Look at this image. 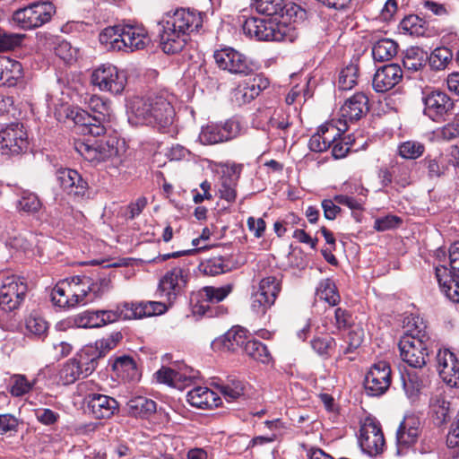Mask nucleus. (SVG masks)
Listing matches in <instances>:
<instances>
[{"label":"nucleus","mask_w":459,"mask_h":459,"mask_svg":"<svg viewBox=\"0 0 459 459\" xmlns=\"http://www.w3.org/2000/svg\"><path fill=\"white\" fill-rule=\"evenodd\" d=\"M207 18L206 13L196 9L180 8L161 23L160 45L164 53L180 52L192 33L198 32Z\"/></svg>","instance_id":"obj_1"},{"label":"nucleus","mask_w":459,"mask_h":459,"mask_svg":"<svg viewBox=\"0 0 459 459\" xmlns=\"http://www.w3.org/2000/svg\"><path fill=\"white\" fill-rule=\"evenodd\" d=\"M403 329L398 342L400 358L409 367L421 369L427 365L432 345L427 324L411 314L404 318Z\"/></svg>","instance_id":"obj_2"},{"label":"nucleus","mask_w":459,"mask_h":459,"mask_svg":"<svg viewBox=\"0 0 459 459\" xmlns=\"http://www.w3.org/2000/svg\"><path fill=\"white\" fill-rule=\"evenodd\" d=\"M107 49L133 53L142 50L151 39L145 28L131 24H117L105 28L99 36Z\"/></svg>","instance_id":"obj_3"},{"label":"nucleus","mask_w":459,"mask_h":459,"mask_svg":"<svg viewBox=\"0 0 459 459\" xmlns=\"http://www.w3.org/2000/svg\"><path fill=\"white\" fill-rule=\"evenodd\" d=\"M86 104L91 113L77 108H68L66 117L72 119L83 134L94 137L103 135L110 115L109 103L98 95H91Z\"/></svg>","instance_id":"obj_4"},{"label":"nucleus","mask_w":459,"mask_h":459,"mask_svg":"<svg viewBox=\"0 0 459 459\" xmlns=\"http://www.w3.org/2000/svg\"><path fill=\"white\" fill-rule=\"evenodd\" d=\"M133 111L138 119L161 133L172 125L175 116L174 108L164 93L134 101Z\"/></svg>","instance_id":"obj_5"},{"label":"nucleus","mask_w":459,"mask_h":459,"mask_svg":"<svg viewBox=\"0 0 459 459\" xmlns=\"http://www.w3.org/2000/svg\"><path fill=\"white\" fill-rule=\"evenodd\" d=\"M233 289L234 285L228 283L221 287L204 286L193 291L190 296L193 314L207 317L227 314V307H212V305L223 301L233 291Z\"/></svg>","instance_id":"obj_6"},{"label":"nucleus","mask_w":459,"mask_h":459,"mask_svg":"<svg viewBox=\"0 0 459 459\" xmlns=\"http://www.w3.org/2000/svg\"><path fill=\"white\" fill-rule=\"evenodd\" d=\"M244 33L257 40L287 41L292 40L291 28L285 22L273 19L250 17L243 24Z\"/></svg>","instance_id":"obj_7"},{"label":"nucleus","mask_w":459,"mask_h":459,"mask_svg":"<svg viewBox=\"0 0 459 459\" xmlns=\"http://www.w3.org/2000/svg\"><path fill=\"white\" fill-rule=\"evenodd\" d=\"M423 114L436 123L449 120L456 115L455 100L439 89L422 92Z\"/></svg>","instance_id":"obj_8"},{"label":"nucleus","mask_w":459,"mask_h":459,"mask_svg":"<svg viewBox=\"0 0 459 459\" xmlns=\"http://www.w3.org/2000/svg\"><path fill=\"white\" fill-rule=\"evenodd\" d=\"M55 13L56 7L51 2H34L16 10L13 14V20L22 29L32 30L50 22Z\"/></svg>","instance_id":"obj_9"},{"label":"nucleus","mask_w":459,"mask_h":459,"mask_svg":"<svg viewBox=\"0 0 459 459\" xmlns=\"http://www.w3.org/2000/svg\"><path fill=\"white\" fill-rule=\"evenodd\" d=\"M91 82L102 91L118 95L127 83V74L112 64H103L92 72Z\"/></svg>","instance_id":"obj_10"},{"label":"nucleus","mask_w":459,"mask_h":459,"mask_svg":"<svg viewBox=\"0 0 459 459\" xmlns=\"http://www.w3.org/2000/svg\"><path fill=\"white\" fill-rule=\"evenodd\" d=\"M188 280V270L174 266L160 279L156 293L160 299H165L169 305H172L184 291Z\"/></svg>","instance_id":"obj_11"},{"label":"nucleus","mask_w":459,"mask_h":459,"mask_svg":"<svg viewBox=\"0 0 459 459\" xmlns=\"http://www.w3.org/2000/svg\"><path fill=\"white\" fill-rule=\"evenodd\" d=\"M240 123L234 118L227 119L224 122H210L202 126L199 140L205 145L221 143L237 138L240 134Z\"/></svg>","instance_id":"obj_12"},{"label":"nucleus","mask_w":459,"mask_h":459,"mask_svg":"<svg viewBox=\"0 0 459 459\" xmlns=\"http://www.w3.org/2000/svg\"><path fill=\"white\" fill-rule=\"evenodd\" d=\"M281 290V281L276 276L263 278L257 290L252 294L251 308L254 313L264 316L275 303Z\"/></svg>","instance_id":"obj_13"},{"label":"nucleus","mask_w":459,"mask_h":459,"mask_svg":"<svg viewBox=\"0 0 459 459\" xmlns=\"http://www.w3.org/2000/svg\"><path fill=\"white\" fill-rule=\"evenodd\" d=\"M28 291L24 279L10 275L3 279L0 285V300L3 313L12 312L20 307Z\"/></svg>","instance_id":"obj_14"},{"label":"nucleus","mask_w":459,"mask_h":459,"mask_svg":"<svg viewBox=\"0 0 459 459\" xmlns=\"http://www.w3.org/2000/svg\"><path fill=\"white\" fill-rule=\"evenodd\" d=\"M359 444L361 450L370 456L383 453L385 439L379 421L370 417L365 419L359 429Z\"/></svg>","instance_id":"obj_15"},{"label":"nucleus","mask_w":459,"mask_h":459,"mask_svg":"<svg viewBox=\"0 0 459 459\" xmlns=\"http://www.w3.org/2000/svg\"><path fill=\"white\" fill-rule=\"evenodd\" d=\"M391 383V366L388 362L380 360L370 367L365 377V392L369 396H381L389 389Z\"/></svg>","instance_id":"obj_16"},{"label":"nucleus","mask_w":459,"mask_h":459,"mask_svg":"<svg viewBox=\"0 0 459 459\" xmlns=\"http://www.w3.org/2000/svg\"><path fill=\"white\" fill-rule=\"evenodd\" d=\"M213 57L219 68L230 74L248 76L254 72V66L247 56L232 48L216 50Z\"/></svg>","instance_id":"obj_17"},{"label":"nucleus","mask_w":459,"mask_h":459,"mask_svg":"<svg viewBox=\"0 0 459 459\" xmlns=\"http://www.w3.org/2000/svg\"><path fill=\"white\" fill-rule=\"evenodd\" d=\"M28 147V134L22 124L13 123L0 130V152L3 155H18Z\"/></svg>","instance_id":"obj_18"},{"label":"nucleus","mask_w":459,"mask_h":459,"mask_svg":"<svg viewBox=\"0 0 459 459\" xmlns=\"http://www.w3.org/2000/svg\"><path fill=\"white\" fill-rule=\"evenodd\" d=\"M74 150L85 160L96 164L116 157L118 153L117 148L108 141L91 143L78 140L74 142Z\"/></svg>","instance_id":"obj_19"},{"label":"nucleus","mask_w":459,"mask_h":459,"mask_svg":"<svg viewBox=\"0 0 459 459\" xmlns=\"http://www.w3.org/2000/svg\"><path fill=\"white\" fill-rule=\"evenodd\" d=\"M56 179L68 195L75 199H83L89 195V183L75 169L62 168L56 171Z\"/></svg>","instance_id":"obj_20"},{"label":"nucleus","mask_w":459,"mask_h":459,"mask_svg":"<svg viewBox=\"0 0 459 459\" xmlns=\"http://www.w3.org/2000/svg\"><path fill=\"white\" fill-rule=\"evenodd\" d=\"M241 166L237 164H221L219 170L217 188L219 197L228 203H234L237 198V186L239 179Z\"/></svg>","instance_id":"obj_21"},{"label":"nucleus","mask_w":459,"mask_h":459,"mask_svg":"<svg viewBox=\"0 0 459 459\" xmlns=\"http://www.w3.org/2000/svg\"><path fill=\"white\" fill-rule=\"evenodd\" d=\"M377 178L383 187L394 184L399 188H405L411 184V169L403 162L393 161L388 166H382L377 171Z\"/></svg>","instance_id":"obj_22"},{"label":"nucleus","mask_w":459,"mask_h":459,"mask_svg":"<svg viewBox=\"0 0 459 459\" xmlns=\"http://www.w3.org/2000/svg\"><path fill=\"white\" fill-rule=\"evenodd\" d=\"M121 304L116 309L110 310H86L77 315L74 318L75 324L82 328H99L108 324L123 320Z\"/></svg>","instance_id":"obj_23"},{"label":"nucleus","mask_w":459,"mask_h":459,"mask_svg":"<svg viewBox=\"0 0 459 459\" xmlns=\"http://www.w3.org/2000/svg\"><path fill=\"white\" fill-rule=\"evenodd\" d=\"M270 82L262 74L244 80L232 91V100L241 106L251 102L264 90L269 87Z\"/></svg>","instance_id":"obj_24"},{"label":"nucleus","mask_w":459,"mask_h":459,"mask_svg":"<svg viewBox=\"0 0 459 459\" xmlns=\"http://www.w3.org/2000/svg\"><path fill=\"white\" fill-rule=\"evenodd\" d=\"M171 306L165 299L160 301H143L140 303L125 302L121 304L120 313H122L123 320H131L161 315Z\"/></svg>","instance_id":"obj_25"},{"label":"nucleus","mask_w":459,"mask_h":459,"mask_svg":"<svg viewBox=\"0 0 459 459\" xmlns=\"http://www.w3.org/2000/svg\"><path fill=\"white\" fill-rule=\"evenodd\" d=\"M403 78V72L398 64L391 63L380 66L372 79L376 92L385 93L398 85Z\"/></svg>","instance_id":"obj_26"},{"label":"nucleus","mask_w":459,"mask_h":459,"mask_svg":"<svg viewBox=\"0 0 459 459\" xmlns=\"http://www.w3.org/2000/svg\"><path fill=\"white\" fill-rule=\"evenodd\" d=\"M437 368L445 383L452 387H459V360L454 352L448 349L439 350Z\"/></svg>","instance_id":"obj_27"},{"label":"nucleus","mask_w":459,"mask_h":459,"mask_svg":"<svg viewBox=\"0 0 459 459\" xmlns=\"http://www.w3.org/2000/svg\"><path fill=\"white\" fill-rule=\"evenodd\" d=\"M88 408L98 420H108L119 411L118 402L109 395L91 393L86 396Z\"/></svg>","instance_id":"obj_28"},{"label":"nucleus","mask_w":459,"mask_h":459,"mask_svg":"<svg viewBox=\"0 0 459 459\" xmlns=\"http://www.w3.org/2000/svg\"><path fill=\"white\" fill-rule=\"evenodd\" d=\"M420 434V418L411 414L406 415L396 431V444L399 453L414 446Z\"/></svg>","instance_id":"obj_29"},{"label":"nucleus","mask_w":459,"mask_h":459,"mask_svg":"<svg viewBox=\"0 0 459 459\" xmlns=\"http://www.w3.org/2000/svg\"><path fill=\"white\" fill-rule=\"evenodd\" d=\"M435 277L441 293L454 303L459 304V274L446 265L435 266Z\"/></svg>","instance_id":"obj_30"},{"label":"nucleus","mask_w":459,"mask_h":459,"mask_svg":"<svg viewBox=\"0 0 459 459\" xmlns=\"http://www.w3.org/2000/svg\"><path fill=\"white\" fill-rule=\"evenodd\" d=\"M368 97L364 92H356L349 98L340 108V114L344 121L356 122L369 111Z\"/></svg>","instance_id":"obj_31"},{"label":"nucleus","mask_w":459,"mask_h":459,"mask_svg":"<svg viewBox=\"0 0 459 459\" xmlns=\"http://www.w3.org/2000/svg\"><path fill=\"white\" fill-rule=\"evenodd\" d=\"M186 401L193 407L208 410L218 407L221 398L208 387L196 386L187 392Z\"/></svg>","instance_id":"obj_32"},{"label":"nucleus","mask_w":459,"mask_h":459,"mask_svg":"<svg viewBox=\"0 0 459 459\" xmlns=\"http://www.w3.org/2000/svg\"><path fill=\"white\" fill-rule=\"evenodd\" d=\"M91 281L88 275H76L68 279V294L73 295L75 305H86L93 301L91 293Z\"/></svg>","instance_id":"obj_33"},{"label":"nucleus","mask_w":459,"mask_h":459,"mask_svg":"<svg viewBox=\"0 0 459 459\" xmlns=\"http://www.w3.org/2000/svg\"><path fill=\"white\" fill-rule=\"evenodd\" d=\"M22 75L23 70L20 62L8 57H0V86H15Z\"/></svg>","instance_id":"obj_34"},{"label":"nucleus","mask_w":459,"mask_h":459,"mask_svg":"<svg viewBox=\"0 0 459 459\" xmlns=\"http://www.w3.org/2000/svg\"><path fill=\"white\" fill-rule=\"evenodd\" d=\"M74 359L82 371L83 376L88 377L96 369L99 359H101V353L97 348L86 346Z\"/></svg>","instance_id":"obj_35"},{"label":"nucleus","mask_w":459,"mask_h":459,"mask_svg":"<svg viewBox=\"0 0 459 459\" xmlns=\"http://www.w3.org/2000/svg\"><path fill=\"white\" fill-rule=\"evenodd\" d=\"M359 57H353L350 64L340 71L338 77V88L340 91H350L358 84L359 76Z\"/></svg>","instance_id":"obj_36"},{"label":"nucleus","mask_w":459,"mask_h":459,"mask_svg":"<svg viewBox=\"0 0 459 459\" xmlns=\"http://www.w3.org/2000/svg\"><path fill=\"white\" fill-rule=\"evenodd\" d=\"M112 368L125 381H135L140 377L136 362L130 356H121L115 359Z\"/></svg>","instance_id":"obj_37"},{"label":"nucleus","mask_w":459,"mask_h":459,"mask_svg":"<svg viewBox=\"0 0 459 459\" xmlns=\"http://www.w3.org/2000/svg\"><path fill=\"white\" fill-rule=\"evenodd\" d=\"M246 331L240 327H232L226 332L215 343H220L221 347L229 351H235L238 348H242L247 342Z\"/></svg>","instance_id":"obj_38"},{"label":"nucleus","mask_w":459,"mask_h":459,"mask_svg":"<svg viewBox=\"0 0 459 459\" xmlns=\"http://www.w3.org/2000/svg\"><path fill=\"white\" fill-rule=\"evenodd\" d=\"M429 413L434 424L440 427L450 420V403L445 397L437 395L430 401Z\"/></svg>","instance_id":"obj_39"},{"label":"nucleus","mask_w":459,"mask_h":459,"mask_svg":"<svg viewBox=\"0 0 459 459\" xmlns=\"http://www.w3.org/2000/svg\"><path fill=\"white\" fill-rule=\"evenodd\" d=\"M129 411L135 417L147 419L156 412L157 403L144 396H136L127 403Z\"/></svg>","instance_id":"obj_40"},{"label":"nucleus","mask_w":459,"mask_h":459,"mask_svg":"<svg viewBox=\"0 0 459 459\" xmlns=\"http://www.w3.org/2000/svg\"><path fill=\"white\" fill-rule=\"evenodd\" d=\"M243 351L247 356L263 364H269L273 360L267 346L255 339H248Z\"/></svg>","instance_id":"obj_41"},{"label":"nucleus","mask_w":459,"mask_h":459,"mask_svg":"<svg viewBox=\"0 0 459 459\" xmlns=\"http://www.w3.org/2000/svg\"><path fill=\"white\" fill-rule=\"evenodd\" d=\"M68 279L58 281L51 291V300L56 307L70 309L76 307L72 294H68Z\"/></svg>","instance_id":"obj_42"},{"label":"nucleus","mask_w":459,"mask_h":459,"mask_svg":"<svg viewBox=\"0 0 459 459\" xmlns=\"http://www.w3.org/2000/svg\"><path fill=\"white\" fill-rule=\"evenodd\" d=\"M397 43L390 39H381L372 47V56L377 62H385L396 56Z\"/></svg>","instance_id":"obj_43"},{"label":"nucleus","mask_w":459,"mask_h":459,"mask_svg":"<svg viewBox=\"0 0 459 459\" xmlns=\"http://www.w3.org/2000/svg\"><path fill=\"white\" fill-rule=\"evenodd\" d=\"M424 167L427 169L428 177L430 179L440 178L444 177L449 169V161L439 154L432 157L428 155L422 160Z\"/></svg>","instance_id":"obj_44"},{"label":"nucleus","mask_w":459,"mask_h":459,"mask_svg":"<svg viewBox=\"0 0 459 459\" xmlns=\"http://www.w3.org/2000/svg\"><path fill=\"white\" fill-rule=\"evenodd\" d=\"M316 296L330 306H337L341 301V296L334 281L329 278L322 280L316 288Z\"/></svg>","instance_id":"obj_45"},{"label":"nucleus","mask_w":459,"mask_h":459,"mask_svg":"<svg viewBox=\"0 0 459 459\" xmlns=\"http://www.w3.org/2000/svg\"><path fill=\"white\" fill-rule=\"evenodd\" d=\"M312 350L323 359L331 358L333 354L337 342L335 339L330 335L315 336L310 341Z\"/></svg>","instance_id":"obj_46"},{"label":"nucleus","mask_w":459,"mask_h":459,"mask_svg":"<svg viewBox=\"0 0 459 459\" xmlns=\"http://www.w3.org/2000/svg\"><path fill=\"white\" fill-rule=\"evenodd\" d=\"M20 199L17 201L16 208L19 212L28 214L38 212L42 206L39 196L29 190H22L19 194Z\"/></svg>","instance_id":"obj_47"},{"label":"nucleus","mask_w":459,"mask_h":459,"mask_svg":"<svg viewBox=\"0 0 459 459\" xmlns=\"http://www.w3.org/2000/svg\"><path fill=\"white\" fill-rule=\"evenodd\" d=\"M81 377H86L83 376L82 371L80 369L78 364L74 359H68L59 370L58 379L59 382L64 385L74 384Z\"/></svg>","instance_id":"obj_48"},{"label":"nucleus","mask_w":459,"mask_h":459,"mask_svg":"<svg viewBox=\"0 0 459 459\" xmlns=\"http://www.w3.org/2000/svg\"><path fill=\"white\" fill-rule=\"evenodd\" d=\"M453 52L446 47L435 48L429 58V64L431 69L441 71L447 67L453 59Z\"/></svg>","instance_id":"obj_49"},{"label":"nucleus","mask_w":459,"mask_h":459,"mask_svg":"<svg viewBox=\"0 0 459 459\" xmlns=\"http://www.w3.org/2000/svg\"><path fill=\"white\" fill-rule=\"evenodd\" d=\"M400 29L411 36H423L426 31V22L416 14L405 16L400 22Z\"/></svg>","instance_id":"obj_50"},{"label":"nucleus","mask_w":459,"mask_h":459,"mask_svg":"<svg viewBox=\"0 0 459 459\" xmlns=\"http://www.w3.org/2000/svg\"><path fill=\"white\" fill-rule=\"evenodd\" d=\"M88 278H90L91 281V293L93 300L101 297L103 293L107 292L111 288V280L103 272L91 273V275H88Z\"/></svg>","instance_id":"obj_51"},{"label":"nucleus","mask_w":459,"mask_h":459,"mask_svg":"<svg viewBox=\"0 0 459 459\" xmlns=\"http://www.w3.org/2000/svg\"><path fill=\"white\" fill-rule=\"evenodd\" d=\"M426 381L427 377L416 371H407L405 375H403V387L411 396L418 394L425 386Z\"/></svg>","instance_id":"obj_52"},{"label":"nucleus","mask_w":459,"mask_h":459,"mask_svg":"<svg viewBox=\"0 0 459 459\" xmlns=\"http://www.w3.org/2000/svg\"><path fill=\"white\" fill-rule=\"evenodd\" d=\"M225 262L226 260L222 255L213 256L202 261L199 264V270L204 275L215 276L225 273L228 266Z\"/></svg>","instance_id":"obj_53"},{"label":"nucleus","mask_w":459,"mask_h":459,"mask_svg":"<svg viewBox=\"0 0 459 459\" xmlns=\"http://www.w3.org/2000/svg\"><path fill=\"white\" fill-rule=\"evenodd\" d=\"M27 331L39 339L47 336L48 330V323L40 316L30 314L26 319Z\"/></svg>","instance_id":"obj_54"},{"label":"nucleus","mask_w":459,"mask_h":459,"mask_svg":"<svg viewBox=\"0 0 459 459\" xmlns=\"http://www.w3.org/2000/svg\"><path fill=\"white\" fill-rule=\"evenodd\" d=\"M254 6L259 13L273 16L281 14L285 4L284 0H254Z\"/></svg>","instance_id":"obj_55"},{"label":"nucleus","mask_w":459,"mask_h":459,"mask_svg":"<svg viewBox=\"0 0 459 459\" xmlns=\"http://www.w3.org/2000/svg\"><path fill=\"white\" fill-rule=\"evenodd\" d=\"M156 377L159 383L174 385L178 381H191V379L195 377L185 376L178 370L162 367L156 372Z\"/></svg>","instance_id":"obj_56"},{"label":"nucleus","mask_w":459,"mask_h":459,"mask_svg":"<svg viewBox=\"0 0 459 459\" xmlns=\"http://www.w3.org/2000/svg\"><path fill=\"white\" fill-rule=\"evenodd\" d=\"M245 386L242 381L238 379L229 380L221 385V392L228 402H232L244 394Z\"/></svg>","instance_id":"obj_57"},{"label":"nucleus","mask_w":459,"mask_h":459,"mask_svg":"<svg viewBox=\"0 0 459 459\" xmlns=\"http://www.w3.org/2000/svg\"><path fill=\"white\" fill-rule=\"evenodd\" d=\"M399 155L407 160H415L425 152V146L419 142L407 141L399 145Z\"/></svg>","instance_id":"obj_58"},{"label":"nucleus","mask_w":459,"mask_h":459,"mask_svg":"<svg viewBox=\"0 0 459 459\" xmlns=\"http://www.w3.org/2000/svg\"><path fill=\"white\" fill-rule=\"evenodd\" d=\"M344 341L347 346L342 349L336 360L341 359L344 355L353 352L361 345L363 342V331L359 329L349 331Z\"/></svg>","instance_id":"obj_59"},{"label":"nucleus","mask_w":459,"mask_h":459,"mask_svg":"<svg viewBox=\"0 0 459 459\" xmlns=\"http://www.w3.org/2000/svg\"><path fill=\"white\" fill-rule=\"evenodd\" d=\"M34 383L30 382L23 375H14L13 384L10 387V394L13 397H21L28 394L33 387Z\"/></svg>","instance_id":"obj_60"},{"label":"nucleus","mask_w":459,"mask_h":459,"mask_svg":"<svg viewBox=\"0 0 459 459\" xmlns=\"http://www.w3.org/2000/svg\"><path fill=\"white\" fill-rule=\"evenodd\" d=\"M19 429V420L11 413H0V435L15 436Z\"/></svg>","instance_id":"obj_61"},{"label":"nucleus","mask_w":459,"mask_h":459,"mask_svg":"<svg viewBox=\"0 0 459 459\" xmlns=\"http://www.w3.org/2000/svg\"><path fill=\"white\" fill-rule=\"evenodd\" d=\"M403 223L401 217L388 214L385 217L377 218L374 221V230L379 232L397 229Z\"/></svg>","instance_id":"obj_62"},{"label":"nucleus","mask_w":459,"mask_h":459,"mask_svg":"<svg viewBox=\"0 0 459 459\" xmlns=\"http://www.w3.org/2000/svg\"><path fill=\"white\" fill-rule=\"evenodd\" d=\"M354 318L352 313L342 307L334 310V325L339 331L347 330L353 326Z\"/></svg>","instance_id":"obj_63"},{"label":"nucleus","mask_w":459,"mask_h":459,"mask_svg":"<svg viewBox=\"0 0 459 459\" xmlns=\"http://www.w3.org/2000/svg\"><path fill=\"white\" fill-rule=\"evenodd\" d=\"M446 446L459 455V410L446 435Z\"/></svg>","instance_id":"obj_64"}]
</instances>
